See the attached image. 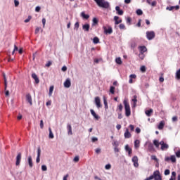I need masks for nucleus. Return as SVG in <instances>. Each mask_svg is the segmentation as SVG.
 <instances>
[{
    "label": "nucleus",
    "mask_w": 180,
    "mask_h": 180,
    "mask_svg": "<svg viewBox=\"0 0 180 180\" xmlns=\"http://www.w3.org/2000/svg\"><path fill=\"white\" fill-rule=\"evenodd\" d=\"M96 4L99 6V8H103L104 9H108L110 6L109 2L105 1V0H94Z\"/></svg>",
    "instance_id": "f257e3e1"
},
{
    "label": "nucleus",
    "mask_w": 180,
    "mask_h": 180,
    "mask_svg": "<svg viewBox=\"0 0 180 180\" xmlns=\"http://www.w3.org/2000/svg\"><path fill=\"white\" fill-rule=\"evenodd\" d=\"M123 103L125 109V116H127V117H129V116L131 115L130 104H129V101H127V99L124 100Z\"/></svg>",
    "instance_id": "f03ea898"
},
{
    "label": "nucleus",
    "mask_w": 180,
    "mask_h": 180,
    "mask_svg": "<svg viewBox=\"0 0 180 180\" xmlns=\"http://www.w3.org/2000/svg\"><path fill=\"white\" fill-rule=\"evenodd\" d=\"M151 176H153V179L155 180H162V177L161 176V174L160 173V171L156 170L153 172V175H151Z\"/></svg>",
    "instance_id": "7ed1b4c3"
},
{
    "label": "nucleus",
    "mask_w": 180,
    "mask_h": 180,
    "mask_svg": "<svg viewBox=\"0 0 180 180\" xmlns=\"http://www.w3.org/2000/svg\"><path fill=\"white\" fill-rule=\"evenodd\" d=\"M160 144L161 146L160 149L162 151H165V150H168L169 148V146L167 143H165L164 141H161Z\"/></svg>",
    "instance_id": "20e7f679"
},
{
    "label": "nucleus",
    "mask_w": 180,
    "mask_h": 180,
    "mask_svg": "<svg viewBox=\"0 0 180 180\" xmlns=\"http://www.w3.org/2000/svg\"><path fill=\"white\" fill-rule=\"evenodd\" d=\"M146 37L148 40H153L155 37V33L153 31L147 32H146Z\"/></svg>",
    "instance_id": "39448f33"
},
{
    "label": "nucleus",
    "mask_w": 180,
    "mask_h": 180,
    "mask_svg": "<svg viewBox=\"0 0 180 180\" xmlns=\"http://www.w3.org/2000/svg\"><path fill=\"white\" fill-rule=\"evenodd\" d=\"M171 161L173 163L176 162V158L175 157V155H171L170 158L169 157H166L165 158V161H166L167 162H168V161Z\"/></svg>",
    "instance_id": "423d86ee"
},
{
    "label": "nucleus",
    "mask_w": 180,
    "mask_h": 180,
    "mask_svg": "<svg viewBox=\"0 0 180 180\" xmlns=\"http://www.w3.org/2000/svg\"><path fill=\"white\" fill-rule=\"evenodd\" d=\"M103 30L105 34H112V33H113V30L112 29V27H108V29L106 28V27H103Z\"/></svg>",
    "instance_id": "0eeeda50"
},
{
    "label": "nucleus",
    "mask_w": 180,
    "mask_h": 180,
    "mask_svg": "<svg viewBox=\"0 0 180 180\" xmlns=\"http://www.w3.org/2000/svg\"><path fill=\"white\" fill-rule=\"evenodd\" d=\"M132 162L134 163V166L136 168H138V167H139V158L137 156H134L132 158Z\"/></svg>",
    "instance_id": "6e6552de"
},
{
    "label": "nucleus",
    "mask_w": 180,
    "mask_h": 180,
    "mask_svg": "<svg viewBox=\"0 0 180 180\" xmlns=\"http://www.w3.org/2000/svg\"><path fill=\"white\" fill-rule=\"evenodd\" d=\"M22 160V153H18L16 156L15 165H20V161Z\"/></svg>",
    "instance_id": "1a4fd4ad"
},
{
    "label": "nucleus",
    "mask_w": 180,
    "mask_h": 180,
    "mask_svg": "<svg viewBox=\"0 0 180 180\" xmlns=\"http://www.w3.org/2000/svg\"><path fill=\"white\" fill-rule=\"evenodd\" d=\"M95 104L98 109H99V108H102V105L101 104V98L99 97L95 98Z\"/></svg>",
    "instance_id": "9d476101"
},
{
    "label": "nucleus",
    "mask_w": 180,
    "mask_h": 180,
    "mask_svg": "<svg viewBox=\"0 0 180 180\" xmlns=\"http://www.w3.org/2000/svg\"><path fill=\"white\" fill-rule=\"evenodd\" d=\"M63 85L65 88H70V86H71V79L68 78L63 83Z\"/></svg>",
    "instance_id": "9b49d317"
},
{
    "label": "nucleus",
    "mask_w": 180,
    "mask_h": 180,
    "mask_svg": "<svg viewBox=\"0 0 180 180\" xmlns=\"http://www.w3.org/2000/svg\"><path fill=\"white\" fill-rule=\"evenodd\" d=\"M139 50L140 51V54H144V53L147 51V47L145 46H139Z\"/></svg>",
    "instance_id": "f8f14e48"
},
{
    "label": "nucleus",
    "mask_w": 180,
    "mask_h": 180,
    "mask_svg": "<svg viewBox=\"0 0 180 180\" xmlns=\"http://www.w3.org/2000/svg\"><path fill=\"white\" fill-rule=\"evenodd\" d=\"M67 129H68V134L69 136H72V127H71V124H68Z\"/></svg>",
    "instance_id": "ddd939ff"
},
{
    "label": "nucleus",
    "mask_w": 180,
    "mask_h": 180,
    "mask_svg": "<svg viewBox=\"0 0 180 180\" xmlns=\"http://www.w3.org/2000/svg\"><path fill=\"white\" fill-rule=\"evenodd\" d=\"M124 136L125 139H130L131 137V134L129 131V129H126Z\"/></svg>",
    "instance_id": "4468645a"
},
{
    "label": "nucleus",
    "mask_w": 180,
    "mask_h": 180,
    "mask_svg": "<svg viewBox=\"0 0 180 180\" xmlns=\"http://www.w3.org/2000/svg\"><path fill=\"white\" fill-rule=\"evenodd\" d=\"M90 112L92 116L94 117V119H96V120H99V115H96V112H95V111L93 109L90 110Z\"/></svg>",
    "instance_id": "2eb2a0df"
},
{
    "label": "nucleus",
    "mask_w": 180,
    "mask_h": 180,
    "mask_svg": "<svg viewBox=\"0 0 180 180\" xmlns=\"http://www.w3.org/2000/svg\"><path fill=\"white\" fill-rule=\"evenodd\" d=\"M32 78L34 79L36 84H39V82H40V79H39V77H37V75H36V73L32 74Z\"/></svg>",
    "instance_id": "dca6fc26"
},
{
    "label": "nucleus",
    "mask_w": 180,
    "mask_h": 180,
    "mask_svg": "<svg viewBox=\"0 0 180 180\" xmlns=\"http://www.w3.org/2000/svg\"><path fill=\"white\" fill-rule=\"evenodd\" d=\"M26 99L27 101V102L30 103V105H33V101L32 100V96L30 95V94H28L26 95Z\"/></svg>",
    "instance_id": "f3484780"
},
{
    "label": "nucleus",
    "mask_w": 180,
    "mask_h": 180,
    "mask_svg": "<svg viewBox=\"0 0 180 180\" xmlns=\"http://www.w3.org/2000/svg\"><path fill=\"white\" fill-rule=\"evenodd\" d=\"M165 126V121H161L158 126V129L159 130H162L164 129V127Z\"/></svg>",
    "instance_id": "a211bd4d"
},
{
    "label": "nucleus",
    "mask_w": 180,
    "mask_h": 180,
    "mask_svg": "<svg viewBox=\"0 0 180 180\" xmlns=\"http://www.w3.org/2000/svg\"><path fill=\"white\" fill-rule=\"evenodd\" d=\"M115 11H117V15H123V10H120V7L119 6L115 7Z\"/></svg>",
    "instance_id": "6ab92c4d"
},
{
    "label": "nucleus",
    "mask_w": 180,
    "mask_h": 180,
    "mask_svg": "<svg viewBox=\"0 0 180 180\" xmlns=\"http://www.w3.org/2000/svg\"><path fill=\"white\" fill-rule=\"evenodd\" d=\"M137 78V76L135 74H132L129 76V83L131 84L133 82V79H136Z\"/></svg>",
    "instance_id": "aec40b11"
},
{
    "label": "nucleus",
    "mask_w": 180,
    "mask_h": 180,
    "mask_svg": "<svg viewBox=\"0 0 180 180\" xmlns=\"http://www.w3.org/2000/svg\"><path fill=\"white\" fill-rule=\"evenodd\" d=\"M27 161H28L30 168H32L33 167V160L32 159V156L28 157Z\"/></svg>",
    "instance_id": "412c9836"
},
{
    "label": "nucleus",
    "mask_w": 180,
    "mask_h": 180,
    "mask_svg": "<svg viewBox=\"0 0 180 180\" xmlns=\"http://www.w3.org/2000/svg\"><path fill=\"white\" fill-rule=\"evenodd\" d=\"M89 24H84L82 25V29L84 32H89Z\"/></svg>",
    "instance_id": "4be33fe9"
},
{
    "label": "nucleus",
    "mask_w": 180,
    "mask_h": 180,
    "mask_svg": "<svg viewBox=\"0 0 180 180\" xmlns=\"http://www.w3.org/2000/svg\"><path fill=\"white\" fill-rule=\"evenodd\" d=\"M131 101H132V102H134L133 108H136V106L137 105V96L136 95L134 96L133 99Z\"/></svg>",
    "instance_id": "5701e85b"
},
{
    "label": "nucleus",
    "mask_w": 180,
    "mask_h": 180,
    "mask_svg": "<svg viewBox=\"0 0 180 180\" xmlns=\"http://www.w3.org/2000/svg\"><path fill=\"white\" fill-rule=\"evenodd\" d=\"M114 20L115 22V25H119V23H122V20H119V16H115Z\"/></svg>",
    "instance_id": "b1692460"
},
{
    "label": "nucleus",
    "mask_w": 180,
    "mask_h": 180,
    "mask_svg": "<svg viewBox=\"0 0 180 180\" xmlns=\"http://www.w3.org/2000/svg\"><path fill=\"white\" fill-rule=\"evenodd\" d=\"M153 144H154V146L156 147V148H160V145H161V144L160 143V142L158 141V140H157V139H155V140L153 141Z\"/></svg>",
    "instance_id": "393cba45"
},
{
    "label": "nucleus",
    "mask_w": 180,
    "mask_h": 180,
    "mask_svg": "<svg viewBox=\"0 0 180 180\" xmlns=\"http://www.w3.org/2000/svg\"><path fill=\"white\" fill-rule=\"evenodd\" d=\"M81 16L83 18V19H89V15L85 14V12H82Z\"/></svg>",
    "instance_id": "a878e982"
},
{
    "label": "nucleus",
    "mask_w": 180,
    "mask_h": 180,
    "mask_svg": "<svg viewBox=\"0 0 180 180\" xmlns=\"http://www.w3.org/2000/svg\"><path fill=\"white\" fill-rule=\"evenodd\" d=\"M153 109H150V110H148L145 112L146 115L150 117V116H151V113H153Z\"/></svg>",
    "instance_id": "bb28decb"
},
{
    "label": "nucleus",
    "mask_w": 180,
    "mask_h": 180,
    "mask_svg": "<svg viewBox=\"0 0 180 180\" xmlns=\"http://www.w3.org/2000/svg\"><path fill=\"white\" fill-rule=\"evenodd\" d=\"M134 147H135V148H139V147H140V141L139 140H135Z\"/></svg>",
    "instance_id": "cd10ccee"
},
{
    "label": "nucleus",
    "mask_w": 180,
    "mask_h": 180,
    "mask_svg": "<svg viewBox=\"0 0 180 180\" xmlns=\"http://www.w3.org/2000/svg\"><path fill=\"white\" fill-rule=\"evenodd\" d=\"M49 139H54V134H53V131H51V128H49Z\"/></svg>",
    "instance_id": "c85d7f7f"
},
{
    "label": "nucleus",
    "mask_w": 180,
    "mask_h": 180,
    "mask_svg": "<svg viewBox=\"0 0 180 180\" xmlns=\"http://www.w3.org/2000/svg\"><path fill=\"white\" fill-rule=\"evenodd\" d=\"M53 91H54V86H51L49 88V96H51V95H53Z\"/></svg>",
    "instance_id": "c756f323"
},
{
    "label": "nucleus",
    "mask_w": 180,
    "mask_h": 180,
    "mask_svg": "<svg viewBox=\"0 0 180 180\" xmlns=\"http://www.w3.org/2000/svg\"><path fill=\"white\" fill-rule=\"evenodd\" d=\"M103 99L104 106L105 109H108V101L106 100V97L103 96Z\"/></svg>",
    "instance_id": "7c9ffc66"
},
{
    "label": "nucleus",
    "mask_w": 180,
    "mask_h": 180,
    "mask_svg": "<svg viewBox=\"0 0 180 180\" xmlns=\"http://www.w3.org/2000/svg\"><path fill=\"white\" fill-rule=\"evenodd\" d=\"M115 62L119 64V65H122V58L120 57H118L115 59Z\"/></svg>",
    "instance_id": "2f4dec72"
},
{
    "label": "nucleus",
    "mask_w": 180,
    "mask_h": 180,
    "mask_svg": "<svg viewBox=\"0 0 180 180\" xmlns=\"http://www.w3.org/2000/svg\"><path fill=\"white\" fill-rule=\"evenodd\" d=\"M93 43L94 44H98V43H99V38H98L97 37H95L94 39H93Z\"/></svg>",
    "instance_id": "473e14b6"
},
{
    "label": "nucleus",
    "mask_w": 180,
    "mask_h": 180,
    "mask_svg": "<svg viewBox=\"0 0 180 180\" xmlns=\"http://www.w3.org/2000/svg\"><path fill=\"white\" fill-rule=\"evenodd\" d=\"M151 160H153L154 161H155L158 163V165L159 160H158V158H157V156L152 155L151 156Z\"/></svg>",
    "instance_id": "72a5a7b5"
},
{
    "label": "nucleus",
    "mask_w": 180,
    "mask_h": 180,
    "mask_svg": "<svg viewBox=\"0 0 180 180\" xmlns=\"http://www.w3.org/2000/svg\"><path fill=\"white\" fill-rule=\"evenodd\" d=\"M148 150H149V151L154 150V146L153 145V143H149L148 144Z\"/></svg>",
    "instance_id": "f704fd0d"
},
{
    "label": "nucleus",
    "mask_w": 180,
    "mask_h": 180,
    "mask_svg": "<svg viewBox=\"0 0 180 180\" xmlns=\"http://www.w3.org/2000/svg\"><path fill=\"white\" fill-rule=\"evenodd\" d=\"M110 94H112V95H115V86H111L110 87Z\"/></svg>",
    "instance_id": "c9c22d12"
},
{
    "label": "nucleus",
    "mask_w": 180,
    "mask_h": 180,
    "mask_svg": "<svg viewBox=\"0 0 180 180\" xmlns=\"http://www.w3.org/2000/svg\"><path fill=\"white\" fill-rule=\"evenodd\" d=\"M176 79H180V69L176 72Z\"/></svg>",
    "instance_id": "e433bc0d"
},
{
    "label": "nucleus",
    "mask_w": 180,
    "mask_h": 180,
    "mask_svg": "<svg viewBox=\"0 0 180 180\" xmlns=\"http://www.w3.org/2000/svg\"><path fill=\"white\" fill-rule=\"evenodd\" d=\"M95 25H98V19H96V18H93L92 26H95Z\"/></svg>",
    "instance_id": "4c0bfd02"
},
{
    "label": "nucleus",
    "mask_w": 180,
    "mask_h": 180,
    "mask_svg": "<svg viewBox=\"0 0 180 180\" xmlns=\"http://www.w3.org/2000/svg\"><path fill=\"white\" fill-rule=\"evenodd\" d=\"M136 15H138L139 16L143 15V11H141V9L136 10Z\"/></svg>",
    "instance_id": "58836bf2"
},
{
    "label": "nucleus",
    "mask_w": 180,
    "mask_h": 180,
    "mask_svg": "<svg viewBox=\"0 0 180 180\" xmlns=\"http://www.w3.org/2000/svg\"><path fill=\"white\" fill-rule=\"evenodd\" d=\"M127 23L129 25H131V18L130 17H128V18H127Z\"/></svg>",
    "instance_id": "ea45409f"
},
{
    "label": "nucleus",
    "mask_w": 180,
    "mask_h": 180,
    "mask_svg": "<svg viewBox=\"0 0 180 180\" xmlns=\"http://www.w3.org/2000/svg\"><path fill=\"white\" fill-rule=\"evenodd\" d=\"M31 19H32V16L29 15L28 18L25 20V23H28V22H30Z\"/></svg>",
    "instance_id": "a19ab883"
},
{
    "label": "nucleus",
    "mask_w": 180,
    "mask_h": 180,
    "mask_svg": "<svg viewBox=\"0 0 180 180\" xmlns=\"http://www.w3.org/2000/svg\"><path fill=\"white\" fill-rule=\"evenodd\" d=\"M79 27V22H77L75 24V29H76V30H78Z\"/></svg>",
    "instance_id": "79ce46f5"
},
{
    "label": "nucleus",
    "mask_w": 180,
    "mask_h": 180,
    "mask_svg": "<svg viewBox=\"0 0 180 180\" xmlns=\"http://www.w3.org/2000/svg\"><path fill=\"white\" fill-rule=\"evenodd\" d=\"M131 149V148H130V146H129V145H126L125 146V150L127 151V152H129V151H130Z\"/></svg>",
    "instance_id": "37998d69"
},
{
    "label": "nucleus",
    "mask_w": 180,
    "mask_h": 180,
    "mask_svg": "<svg viewBox=\"0 0 180 180\" xmlns=\"http://www.w3.org/2000/svg\"><path fill=\"white\" fill-rule=\"evenodd\" d=\"M105 169H110L112 168V165L110 164H108L105 166Z\"/></svg>",
    "instance_id": "c03bdc74"
},
{
    "label": "nucleus",
    "mask_w": 180,
    "mask_h": 180,
    "mask_svg": "<svg viewBox=\"0 0 180 180\" xmlns=\"http://www.w3.org/2000/svg\"><path fill=\"white\" fill-rule=\"evenodd\" d=\"M169 174H171V171H169V169L165 170V175H169Z\"/></svg>",
    "instance_id": "a18cd8bd"
},
{
    "label": "nucleus",
    "mask_w": 180,
    "mask_h": 180,
    "mask_svg": "<svg viewBox=\"0 0 180 180\" xmlns=\"http://www.w3.org/2000/svg\"><path fill=\"white\" fill-rule=\"evenodd\" d=\"M166 9L167 11H174V9H175V7L174 6L167 7Z\"/></svg>",
    "instance_id": "49530a36"
},
{
    "label": "nucleus",
    "mask_w": 180,
    "mask_h": 180,
    "mask_svg": "<svg viewBox=\"0 0 180 180\" xmlns=\"http://www.w3.org/2000/svg\"><path fill=\"white\" fill-rule=\"evenodd\" d=\"M14 5H15V7L19 6V1L14 0Z\"/></svg>",
    "instance_id": "de8ad7c7"
},
{
    "label": "nucleus",
    "mask_w": 180,
    "mask_h": 180,
    "mask_svg": "<svg viewBox=\"0 0 180 180\" xmlns=\"http://www.w3.org/2000/svg\"><path fill=\"white\" fill-rule=\"evenodd\" d=\"M41 153V150L40 149V148H38V149H37V157H40Z\"/></svg>",
    "instance_id": "09e8293b"
},
{
    "label": "nucleus",
    "mask_w": 180,
    "mask_h": 180,
    "mask_svg": "<svg viewBox=\"0 0 180 180\" xmlns=\"http://www.w3.org/2000/svg\"><path fill=\"white\" fill-rule=\"evenodd\" d=\"M176 156L177 158H180V150H179L177 152L175 153Z\"/></svg>",
    "instance_id": "8fccbe9b"
},
{
    "label": "nucleus",
    "mask_w": 180,
    "mask_h": 180,
    "mask_svg": "<svg viewBox=\"0 0 180 180\" xmlns=\"http://www.w3.org/2000/svg\"><path fill=\"white\" fill-rule=\"evenodd\" d=\"M41 169H42V171H47V166H46V165H42L41 166Z\"/></svg>",
    "instance_id": "3c124183"
},
{
    "label": "nucleus",
    "mask_w": 180,
    "mask_h": 180,
    "mask_svg": "<svg viewBox=\"0 0 180 180\" xmlns=\"http://www.w3.org/2000/svg\"><path fill=\"white\" fill-rule=\"evenodd\" d=\"M75 162H78L79 161V157L76 156L74 160Z\"/></svg>",
    "instance_id": "603ef678"
},
{
    "label": "nucleus",
    "mask_w": 180,
    "mask_h": 180,
    "mask_svg": "<svg viewBox=\"0 0 180 180\" xmlns=\"http://www.w3.org/2000/svg\"><path fill=\"white\" fill-rule=\"evenodd\" d=\"M141 71L142 72H146V66H141Z\"/></svg>",
    "instance_id": "864d4df0"
},
{
    "label": "nucleus",
    "mask_w": 180,
    "mask_h": 180,
    "mask_svg": "<svg viewBox=\"0 0 180 180\" xmlns=\"http://www.w3.org/2000/svg\"><path fill=\"white\" fill-rule=\"evenodd\" d=\"M44 127V124L43 123V120L40 121V128L43 129Z\"/></svg>",
    "instance_id": "5fc2aeb1"
},
{
    "label": "nucleus",
    "mask_w": 180,
    "mask_h": 180,
    "mask_svg": "<svg viewBox=\"0 0 180 180\" xmlns=\"http://www.w3.org/2000/svg\"><path fill=\"white\" fill-rule=\"evenodd\" d=\"M139 58H141V60H144V53H140Z\"/></svg>",
    "instance_id": "6e6d98bb"
},
{
    "label": "nucleus",
    "mask_w": 180,
    "mask_h": 180,
    "mask_svg": "<svg viewBox=\"0 0 180 180\" xmlns=\"http://www.w3.org/2000/svg\"><path fill=\"white\" fill-rule=\"evenodd\" d=\"M135 131H136V133L139 134V133H141V129H140V128L137 127V128H136Z\"/></svg>",
    "instance_id": "4d7b16f0"
},
{
    "label": "nucleus",
    "mask_w": 180,
    "mask_h": 180,
    "mask_svg": "<svg viewBox=\"0 0 180 180\" xmlns=\"http://www.w3.org/2000/svg\"><path fill=\"white\" fill-rule=\"evenodd\" d=\"M91 141H92L93 143H95V141H98V138H96V137H93V138L91 139Z\"/></svg>",
    "instance_id": "13d9d810"
},
{
    "label": "nucleus",
    "mask_w": 180,
    "mask_h": 180,
    "mask_svg": "<svg viewBox=\"0 0 180 180\" xmlns=\"http://www.w3.org/2000/svg\"><path fill=\"white\" fill-rule=\"evenodd\" d=\"M125 26H124V24H120V29H122V30H123V29H125Z\"/></svg>",
    "instance_id": "bf43d9fd"
},
{
    "label": "nucleus",
    "mask_w": 180,
    "mask_h": 180,
    "mask_svg": "<svg viewBox=\"0 0 180 180\" xmlns=\"http://www.w3.org/2000/svg\"><path fill=\"white\" fill-rule=\"evenodd\" d=\"M42 25H43L44 27V26H46V18L42 19Z\"/></svg>",
    "instance_id": "052dcab7"
},
{
    "label": "nucleus",
    "mask_w": 180,
    "mask_h": 180,
    "mask_svg": "<svg viewBox=\"0 0 180 180\" xmlns=\"http://www.w3.org/2000/svg\"><path fill=\"white\" fill-rule=\"evenodd\" d=\"M176 120H178V117L174 116L172 117V122H176Z\"/></svg>",
    "instance_id": "680f3d73"
},
{
    "label": "nucleus",
    "mask_w": 180,
    "mask_h": 180,
    "mask_svg": "<svg viewBox=\"0 0 180 180\" xmlns=\"http://www.w3.org/2000/svg\"><path fill=\"white\" fill-rule=\"evenodd\" d=\"M35 12H40V6H37L35 8Z\"/></svg>",
    "instance_id": "e2e57ef3"
},
{
    "label": "nucleus",
    "mask_w": 180,
    "mask_h": 180,
    "mask_svg": "<svg viewBox=\"0 0 180 180\" xmlns=\"http://www.w3.org/2000/svg\"><path fill=\"white\" fill-rule=\"evenodd\" d=\"M150 5H152V6H155V5H157V1H153L152 3H150Z\"/></svg>",
    "instance_id": "0e129e2a"
},
{
    "label": "nucleus",
    "mask_w": 180,
    "mask_h": 180,
    "mask_svg": "<svg viewBox=\"0 0 180 180\" xmlns=\"http://www.w3.org/2000/svg\"><path fill=\"white\" fill-rule=\"evenodd\" d=\"M96 154H100V153H101V148H96Z\"/></svg>",
    "instance_id": "69168bd1"
},
{
    "label": "nucleus",
    "mask_w": 180,
    "mask_h": 180,
    "mask_svg": "<svg viewBox=\"0 0 180 180\" xmlns=\"http://www.w3.org/2000/svg\"><path fill=\"white\" fill-rule=\"evenodd\" d=\"M62 71L65 72L67 71V66H63L61 69Z\"/></svg>",
    "instance_id": "338daca9"
},
{
    "label": "nucleus",
    "mask_w": 180,
    "mask_h": 180,
    "mask_svg": "<svg viewBox=\"0 0 180 180\" xmlns=\"http://www.w3.org/2000/svg\"><path fill=\"white\" fill-rule=\"evenodd\" d=\"M67 178H68V174L64 176L63 180H67Z\"/></svg>",
    "instance_id": "774afa93"
}]
</instances>
